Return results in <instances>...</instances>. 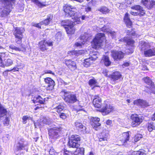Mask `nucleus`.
I'll return each instance as SVG.
<instances>
[{
    "label": "nucleus",
    "instance_id": "1",
    "mask_svg": "<svg viewBox=\"0 0 155 155\" xmlns=\"http://www.w3.org/2000/svg\"><path fill=\"white\" fill-rule=\"evenodd\" d=\"M63 8L66 16L74 18H72L73 21H70L68 20H64L62 21L61 24L64 26L68 34H73L75 31L74 25L81 23L80 19L81 16L79 15L78 13L76 12V8L70 5H66L64 6Z\"/></svg>",
    "mask_w": 155,
    "mask_h": 155
},
{
    "label": "nucleus",
    "instance_id": "2",
    "mask_svg": "<svg viewBox=\"0 0 155 155\" xmlns=\"http://www.w3.org/2000/svg\"><path fill=\"white\" fill-rule=\"evenodd\" d=\"M15 0H3L4 5L1 8L0 16L5 17L7 16L13 8Z\"/></svg>",
    "mask_w": 155,
    "mask_h": 155
},
{
    "label": "nucleus",
    "instance_id": "3",
    "mask_svg": "<svg viewBox=\"0 0 155 155\" xmlns=\"http://www.w3.org/2000/svg\"><path fill=\"white\" fill-rule=\"evenodd\" d=\"M61 93L64 95V99L67 103L72 104L78 101L76 94L72 92L64 90H62Z\"/></svg>",
    "mask_w": 155,
    "mask_h": 155
},
{
    "label": "nucleus",
    "instance_id": "4",
    "mask_svg": "<svg viewBox=\"0 0 155 155\" xmlns=\"http://www.w3.org/2000/svg\"><path fill=\"white\" fill-rule=\"evenodd\" d=\"M141 50L144 51V55L146 57L155 56V48H151L148 43L143 42L141 45Z\"/></svg>",
    "mask_w": 155,
    "mask_h": 155
},
{
    "label": "nucleus",
    "instance_id": "5",
    "mask_svg": "<svg viewBox=\"0 0 155 155\" xmlns=\"http://www.w3.org/2000/svg\"><path fill=\"white\" fill-rule=\"evenodd\" d=\"M105 37L104 33H99L97 34L91 42L93 47L97 49L101 46L102 42L104 40Z\"/></svg>",
    "mask_w": 155,
    "mask_h": 155
},
{
    "label": "nucleus",
    "instance_id": "6",
    "mask_svg": "<svg viewBox=\"0 0 155 155\" xmlns=\"http://www.w3.org/2000/svg\"><path fill=\"white\" fill-rule=\"evenodd\" d=\"M24 31V30L22 28L16 27L15 28L13 34L15 38V41L17 44H20L22 43Z\"/></svg>",
    "mask_w": 155,
    "mask_h": 155
},
{
    "label": "nucleus",
    "instance_id": "7",
    "mask_svg": "<svg viewBox=\"0 0 155 155\" xmlns=\"http://www.w3.org/2000/svg\"><path fill=\"white\" fill-rule=\"evenodd\" d=\"M28 144L27 141L23 138L19 140L15 148L16 151H20L23 150H27V146Z\"/></svg>",
    "mask_w": 155,
    "mask_h": 155
},
{
    "label": "nucleus",
    "instance_id": "8",
    "mask_svg": "<svg viewBox=\"0 0 155 155\" xmlns=\"http://www.w3.org/2000/svg\"><path fill=\"white\" fill-rule=\"evenodd\" d=\"M129 138V132L123 133L120 138V140L118 142L119 144L117 145H119V146H126L130 141Z\"/></svg>",
    "mask_w": 155,
    "mask_h": 155
},
{
    "label": "nucleus",
    "instance_id": "9",
    "mask_svg": "<svg viewBox=\"0 0 155 155\" xmlns=\"http://www.w3.org/2000/svg\"><path fill=\"white\" fill-rule=\"evenodd\" d=\"M104 104L102 108L100 110V111L103 113V115L108 114L112 111L114 109V107L110 105L108 103V101L106 100L104 101Z\"/></svg>",
    "mask_w": 155,
    "mask_h": 155
},
{
    "label": "nucleus",
    "instance_id": "10",
    "mask_svg": "<svg viewBox=\"0 0 155 155\" xmlns=\"http://www.w3.org/2000/svg\"><path fill=\"white\" fill-rule=\"evenodd\" d=\"M40 49L42 51H44L48 49V47L53 45L52 41H43L39 42V43Z\"/></svg>",
    "mask_w": 155,
    "mask_h": 155
},
{
    "label": "nucleus",
    "instance_id": "11",
    "mask_svg": "<svg viewBox=\"0 0 155 155\" xmlns=\"http://www.w3.org/2000/svg\"><path fill=\"white\" fill-rule=\"evenodd\" d=\"M111 55L114 61H119L123 58L124 54L120 51H111Z\"/></svg>",
    "mask_w": 155,
    "mask_h": 155
},
{
    "label": "nucleus",
    "instance_id": "12",
    "mask_svg": "<svg viewBox=\"0 0 155 155\" xmlns=\"http://www.w3.org/2000/svg\"><path fill=\"white\" fill-rule=\"evenodd\" d=\"M131 119L132 120L131 126L133 127L137 126L142 121V118L137 115H132L131 116Z\"/></svg>",
    "mask_w": 155,
    "mask_h": 155
},
{
    "label": "nucleus",
    "instance_id": "13",
    "mask_svg": "<svg viewBox=\"0 0 155 155\" xmlns=\"http://www.w3.org/2000/svg\"><path fill=\"white\" fill-rule=\"evenodd\" d=\"M59 129L56 128H51L48 130V134L50 138L51 139L56 138L59 136Z\"/></svg>",
    "mask_w": 155,
    "mask_h": 155
},
{
    "label": "nucleus",
    "instance_id": "14",
    "mask_svg": "<svg viewBox=\"0 0 155 155\" xmlns=\"http://www.w3.org/2000/svg\"><path fill=\"white\" fill-rule=\"evenodd\" d=\"M85 35H81L79 38V41L78 42L75 43V45L77 47H82L83 45L86 43H87V42L88 38H86Z\"/></svg>",
    "mask_w": 155,
    "mask_h": 155
},
{
    "label": "nucleus",
    "instance_id": "15",
    "mask_svg": "<svg viewBox=\"0 0 155 155\" xmlns=\"http://www.w3.org/2000/svg\"><path fill=\"white\" fill-rule=\"evenodd\" d=\"M144 81L145 83H146L149 86L147 87L148 88H149L150 90V92L147 91V93H152L154 92V83L150 79L149 77H146V78H144Z\"/></svg>",
    "mask_w": 155,
    "mask_h": 155
},
{
    "label": "nucleus",
    "instance_id": "16",
    "mask_svg": "<svg viewBox=\"0 0 155 155\" xmlns=\"http://www.w3.org/2000/svg\"><path fill=\"white\" fill-rule=\"evenodd\" d=\"M63 62L71 70H74L77 68L76 63L71 60L65 59Z\"/></svg>",
    "mask_w": 155,
    "mask_h": 155
},
{
    "label": "nucleus",
    "instance_id": "17",
    "mask_svg": "<svg viewBox=\"0 0 155 155\" xmlns=\"http://www.w3.org/2000/svg\"><path fill=\"white\" fill-rule=\"evenodd\" d=\"M101 102V99L98 95L94 96L93 103L95 107L97 108H101L102 104Z\"/></svg>",
    "mask_w": 155,
    "mask_h": 155
},
{
    "label": "nucleus",
    "instance_id": "18",
    "mask_svg": "<svg viewBox=\"0 0 155 155\" xmlns=\"http://www.w3.org/2000/svg\"><path fill=\"white\" fill-rule=\"evenodd\" d=\"M141 3L148 9H151L153 7H155V1L153 0H142Z\"/></svg>",
    "mask_w": 155,
    "mask_h": 155
},
{
    "label": "nucleus",
    "instance_id": "19",
    "mask_svg": "<svg viewBox=\"0 0 155 155\" xmlns=\"http://www.w3.org/2000/svg\"><path fill=\"white\" fill-rule=\"evenodd\" d=\"M97 58L96 55H93V57H90L88 58H86L84 60V62L82 63V65L84 67H87L92 63V60H95Z\"/></svg>",
    "mask_w": 155,
    "mask_h": 155
},
{
    "label": "nucleus",
    "instance_id": "20",
    "mask_svg": "<svg viewBox=\"0 0 155 155\" xmlns=\"http://www.w3.org/2000/svg\"><path fill=\"white\" fill-rule=\"evenodd\" d=\"M93 122L92 125L94 129L96 130H98L100 128V126H101V124L99 123L100 121V119L97 117H93L92 119Z\"/></svg>",
    "mask_w": 155,
    "mask_h": 155
},
{
    "label": "nucleus",
    "instance_id": "21",
    "mask_svg": "<svg viewBox=\"0 0 155 155\" xmlns=\"http://www.w3.org/2000/svg\"><path fill=\"white\" fill-rule=\"evenodd\" d=\"M107 133V131L105 130V132L103 131L101 133L98 137L99 141L100 142L104 141V144H106L107 141L108 136Z\"/></svg>",
    "mask_w": 155,
    "mask_h": 155
},
{
    "label": "nucleus",
    "instance_id": "22",
    "mask_svg": "<svg viewBox=\"0 0 155 155\" xmlns=\"http://www.w3.org/2000/svg\"><path fill=\"white\" fill-rule=\"evenodd\" d=\"M45 81L47 84V89L48 90H52L54 86V82L51 78H47L45 79Z\"/></svg>",
    "mask_w": 155,
    "mask_h": 155
},
{
    "label": "nucleus",
    "instance_id": "23",
    "mask_svg": "<svg viewBox=\"0 0 155 155\" xmlns=\"http://www.w3.org/2000/svg\"><path fill=\"white\" fill-rule=\"evenodd\" d=\"M134 103V104L143 107H145L149 105L148 104L146 101L141 99L135 100Z\"/></svg>",
    "mask_w": 155,
    "mask_h": 155
},
{
    "label": "nucleus",
    "instance_id": "24",
    "mask_svg": "<svg viewBox=\"0 0 155 155\" xmlns=\"http://www.w3.org/2000/svg\"><path fill=\"white\" fill-rule=\"evenodd\" d=\"M122 75L120 72L117 71L113 72L110 75V78L114 81H116L120 78Z\"/></svg>",
    "mask_w": 155,
    "mask_h": 155
},
{
    "label": "nucleus",
    "instance_id": "25",
    "mask_svg": "<svg viewBox=\"0 0 155 155\" xmlns=\"http://www.w3.org/2000/svg\"><path fill=\"white\" fill-rule=\"evenodd\" d=\"M74 124L78 130H81L83 133L84 134L86 133V127L84 126L79 121H76L74 123Z\"/></svg>",
    "mask_w": 155,
    "mask_h": 155
},
{
    "label": "nucleus",
    "instance_id": "26",
    "mask_svg": "<svg viewBox=\"0 0 155 155\" xmlns=\"http://www.w3.org/2000/svg\"><path fill=\"white\" fill-rule=\"evenodd\" d=\"M13 61L10 59H8L6 60L4 59L3 63L0 64V66L2 68H5V67H8L12 64Z\"/></svg>",
    "mask_w": 155,
    "mask_h": 155
},
{
    "label": "nucleus",
    "instance_id": "27",
    "mask_svg": "<svg viewBox=\"0 0 155 155\" xmlns=\"http://www.w3.org/2000/svg\"><path fill=\"white\" fill-rule=\"evenodd\" d=\"M7 111L5 108L0 103V119L4 118L6 116Z\"/></svg>",
    "mask_w": 155,
    "mask_h": 155
},
{
    "label": "nucleus",
    "instance_id": "28",
    "mask_svg": "<svg viewBox=\"0 0 155 155\" xmlns=\"http://www.w3.org/2000/svg\"><path fill=\"white\" fill-rule=\"evenodd\" d=\"M124 20L127 27H130L131 26L132 22L130 18L129 14L128 13H127L125 14Z\"/></svg>",
    "mask_w": 155,
    "mask_h": 155
},
{
    "label": "nucleus",
    "instance_id": "29",
    "mask_svg": "<svg viewBox=\"0 0 155 155\" xmlns=\"http://www.w3.org/2000/svg\"><path fill=\"white\" fill-rule=\"evenodd\" d=\"M101 62L104 63L106 66H108L111 64V62L110 60L109 57L105 55L104 56L102 57Z\"/></svg>",
    "mask_w": 155,
    "mask_h": 155
},
{
    "label": "nucleus",
    "instance_id": "30",
    "mask_svg": "<svg viewBox=\"0 0 155 155\" xmlns=\"http://www.w3.org/2000/svg\"><path fill=\"white\" fill-rule=\"evenodd\" d=\"M102 30L104 32L109 33L111 36L113 38L114 37L115 34V32H113L111 31L108 26H107L104 27L102 28Z\"/></svg>",
    "mask_w": 155,
    "mask_h": 155
},
{
    "label": "nucleus",
    "instance_id": "31",
    "mask_svg": "<svg viewBox=\"0 0 155 155\" xmlns=\"http://www.w3.org/2000/svg\"><path fill=\"white\" fill-rule=\"evenodd\" d=\"M42 98L39 95L35 97L32 101L34 103H39L40 104H44L45 102V100H42Z\"/></svg>",
    "mask_w": 155,
    "mask_h": 155
},
{
    "label": "nucleus",
    "instance_id": "32",
    "mask_svg": "<svg viewBox=\"0 0 155 155\" xmlns=\"http://www.w3.org/2000/svg\"><path fill=\"white\" fill-rule=\"evenodd\" d=\"M68 145L70 147L77 148L80 146V143L74 142L73 140H69Z\"/></svg>",
    "mask_w": 155,
    "mask_h": 155
},
{
    "label": "nucleus",
    "instance_id": "33",
    "mask_svg": "<svg viewBox=\"0 0 155 155\" xmlns=\"http://www.w3.org/2000/svg\"><path fill=\"white\" fill-rule=\"evenodd\" d=\"M52 18V16L51 15H49L48 16L47 18L46 19L43 21H41L42 25H48L50 21L51 20Z\"/></svg>",
    "mask_w": 155,
    "mask_h": 155
},
{
    "label": "nucleus",
    "instance_id": "34",
    "mask_svg": "<svg viewBox=\"0 0 155 155\" xmlns=\"http://www.w3.org/2000/svg\"><path fill=\"white\" fill-rule=\"evenodd\" d=\"M9 47L10 48L15 50L16 51H24L25 50V48L24 47L18 48L16 47L13 45H11L9 46Z\"/></svg>",
    "mask_w": 155,
    "mask_h": 155
},
{
    "label": "nucleus",
    "instance_id": "35",
    "mask_svg": "<svg viewBox=\"0 0 155 155\" xmlns=\"http://www.w3.org/2000/svg\"><path fill=\"white\" fill-rule=\"evenodd\" d=\"M70 52L71 53V54L72 55L75 56H78L84 53L83 51H71Z\"/></svg>",
    "mask_w": 155,
    "mask_h": 155
},
{
    "label": "nucleus",
    "instance_id": "36",
    "mask_svg": "<svg viewBox=\"0 0 155 155\" xmlns=\"http://www.w3.org/2000/svg\"><path fill=\"white\" fill-rule=\"evenodd\" d=\"M147 128L150 132L152 131L154 129L155 130V124H154L153 122L148 123Z\"/></svg>",
    "mask_w": 155,
    "mask_h": 155
},
{
    "label": "nucleus",
    "instance_id": "37",
    "mask_svg": "<svg viewBox=\"0 0 155 155\" xmlns=\"http://www.w3.org/2000/svg\"><path fill=\"white\" fill-rule=\"evenodd\" d=\"M8 56V54L6 53H0V64L3 63V60Z\"/></svg>",
    "mask_w": 155,
    "mask_h": 155
},
{
    "label": "nucleus",
    "instance_id": "38",
    "mask_svg": "<svg viewBox=\"0 0 155 155\" xmlns=\"http://www.w3.org/2000/svg\"><path fill=\"white\" fill-rule=\"evenodd\" d=\"M97 83V81L94 79H91L89 81V85L91 86L94 85L95 87H99L98 85L96 84Z\"/></svg>",
    "mask_w": 155,
    "mask_h": 155
},
{
    "label": "nucleus",
    "instance_id": "39",
    "mask_svg": "<svg viewBox=\"0 0 155 155\" xmlns=\"http://www.w3.org/2000/svg\"><path fill=\"white\" fill-rule=\"evenodd\" d=\"M4 118L5 119L3 121V124L5 126H8L9 124V118L7 117V116L4 117Z\"/></svg>",
    "mask_w": 155,
    "mask_h": 155
},
{
    "label": "nucleus",
    "instance_id": "40",
    "mask_svg": "<svg viewBox=\"0 0 155 155\" xmlns=\"http://www.w3.org/2000/svg\"><path fill=\"white\" fill-rule=\"evenodd\" d=\"M126 42L128 45H130L131 46H134L135 41L131 38H130L128 37Z\"/></svg>",
    "mask_w": 155,
    "mask_h": 155
},
{
    "label": "nucleus",
    "instance_id": "41",
    "mask_svg": "<svg viewBox=\"0 0 155 155\" xmlns=\"http://www.w3.org/2000/svg\"><path fill=\"white\" fill-rule=\"evenodd\" d=\"M69 140L74 141V140H77V141H80V138L78 135H72L71 137L69 139Z\"/></svg>",
    "mask_w": 155,
    "mask_h": 155
},
{
    "label": "nucleus",
    "instance_id": "42",
    "mask_svg": "<svg viewBox=\"0 0 155 155\" xmlns=\"http://www.w3.org/2000/svg\"><path fill=\"white\" fill-rule=\"evenodd\" d=\"M100 11L103 14H106L110 12V10L107 8L106 7H102L100 10Z\"/></svg>",
    "mask_w": 155,
    "mask_h": 155
},
{
    "label": "nucleus",
    "instance_id": "43",
    "mask_svg": "<svg viewBox=\"0 0 155 155\" xmlns=\"http://www.w3.org/2000/svg\"><path fill=\"white\" fill-rule=\"evenodd\" d=\"M142 7L139 5H135L131 7V8L133 9L139 11L141 10Z\"/></svg>",
    "mask_w": 155,
    "mask_h": 155
},
{
    "label": "nucleus",
    "instance_id": "44",
    "mask_svg": "<svg viewBox=\"0 0 155 155\" xmlns=\"http://www.w3.org/2000/svg\"><path fill=\"white\" fill-rule=\"evenodd\" d=\"M64 109V107L62 104H60L56 107V109L57 110V111L58 113L60 112L63 110Z\"/></svg>",
    "mask_w": 155,
    "mask_h": 155
},
{
    "label": "nucleus",
    "instance_id": "45",
    "mask_svg": "<svg viewBox=\"0 0 155 155\" xmlns=\"http://www.w3.org/2000/svg\"><path fill=\"white\" fill-rule=\"evenodd\" d=\"M132 155H146V154L139 151H134L132 152Z\"/></svg>",
    "mask_w": 155,
    "mask_h": 155
},
{
    "label": "nucleus",
    "instance_id": "46",
    "mask_svg": "<svg viewBox=\"0 0 155 155\" xmlns=\"http://www.w3.org/2000/svg\"><path fill=\"white\" fill-rule=\"evenodd\" d=\"M142 136L140 134L136 135L134 137V141L137 142L140 140L142 137Z\"/></svg>",
    "mask_w": 155,
    "mask_h": 155
},
{
    "label": "nucleus",
    "instance_id": "47",
    "mask_svg": "<svg viewBox=\"0 0 155 155\" xmlns=\"http://www.w3.org/2000/svg\"><path fill=\"white\" fill-rule=\"evenodd\" d=\"M22 122L24 124H25L27 122V120L29 119V117L28 116H25L23 117Z\"/></svg>",
    "mask_w": 155,
    "mask_h": 155
},
{
    "label": "nucleus",
    "instance_id": "48",
    "mask_svg": "<svg viewBox=\"0 0 155 155\" xmlns=\"http://www.w3.org/2000/svg\"><path fill=\"white\" fill-rule=\"evenodd\" d=\"M41 23V22H40L39 23H32V25L33 26H35L38 28H41V25H42Z\"/></svg>",
    "mask_w": 155,
    "mask_h": 155
},
{
    "label": "nucleus",
    "instance_id": "49",
    "mask_svg": "<svg viewBox=\"0 0 155 155\" xmlns=\"http://www.w3.org/2000/svg\"><path fill=\"white\" fill-rule=\"evenodd\" d=\"M59 115L60 117L62 119H65L67 117V114L64 113H61Z\"/></svg>",
    "mask_w": 155,
    "mask_h": 155
},
{
    "label": "nucleus",
    "instance_id": "50",
    "mask_svg": "<svg viewBox=\"0 0 155 155\" xmlns=\"http://www.w3.org/2000/svg\"><path fill=\"white\" fill-rule=\"evenodd\" d=\"M77 150L79 151V153L82 154H84V148L83 147H81L77 148Z\"/></svg>",
    "mask_w": 155,
    "mask_h": 155
},
{
    "label": "nucleus",
    "instance_id": "51",
    "mask_svg": "<svg viewBox=\"0 0 155 155\" xmlns=\"http://www.w3.org/2000/svg\"><path fill=\"white\" fill-rule=\"evenodd\" d=\"M56 152L53 148L51 147L49 151V153L51 155H55Z\"/></svg>",
    "mask_w": 155,
    "mask_h": 155
},
{
    "label": "nucleus",
    "instance_id": "52",
    "mask_svg": "<svg viewBox=\"0 0 155 155\" xmlns=\"http://www.w3.org/2000/svg\"><path fill=\"white\" fill-rule=\"evenodd\" d=\"M138 12L139 13L140 16H143L145 13V11L143 9L142 7V8L141 10H140Z\"/></svg>",
    "mask_w": 155,
    "mask_h": 155
},
{
    "label": "nucleus",
    "instance_id": "53",
    "mask_svg": "<svg viewBox=\"0 0 155 155\" xmlns=\"http://www.w3.org/2000/svg\"><path fill=\"white\" fill-rule=\"evenodd\" d=\"M102 73L105 76H107L108 71L106 69H104L103 70Z\"/></svg>",
    "mask_w": 155,
    "mask_h": 155
},
{
    "label": "nucleus",
    "instance_id": "54",
    "mask_svg": "<svg viewBox=\"0 0 155 155\" xmlns=\"http://www.w3.org/2000/svg\"><path fill=\"white\" fill-rule=\"evenodd\" d=\"M41 122L44 124H47L48 123L47 121V119L46 118H44L41 121Z\"/></svg>",
    "mask_w": 155,
    "mask_h": 155
},
{
    "label": "nucleus",
    "instance_id": "55",
    "mask_svg": "<svg viewBox=\"0 0 155 155\" xmlns=\"http://www.w3.org/2000/svg\"><path fill=\"white\" fill-rule=\"evenodd\" d=\"M128 37H124V38H121L119 40V41L122 42H126L127 40Z\"/></svg>",
    "mask_w": 155,
    "mask_h": 155
},
{
    "label": "nucleus",
    "instance_id": "56",
    "mask_svg": "<svg viewBox=\"0 0 155 155\" xmlns=\"http://www.w3.org/2000/svg\"><path fill=\"white\" fill-rule=\"evenodd\" d=\"M45 74H54V73H53L50 70H46L45 71Z\"/></svg>",
    "mask_w": 155,
    "mask_h": 155
},
{
    "label": "nucleus",
    "instance_id": "57",
    "mask_svg": "<svg viewBox=\"0 0 155 155\" xmlns=\"http://www.w3.org/2000/svg\"><path fill=\"white\" fill-rule=\"evenodd\" d=\"M130 13L132 15H139V12H131Z\"/></svg>",
    "mask_w": 155,
    "mask_h": 155
},
{
    "label": "nucleus",
    "instance_id": "58",
    "mask_svg": "<svg viewBox=\"0 0 155 155\" xmlns=\"http://www.w3.org/2000/svg\"><path fill=\"white\" fill-rule=\"evenodd\" d=\"M19 69L17 67H15L13 69L10 70L9 71H18Z\"/></svg>",
    "mask_w": 155,
    "mask_h": 155
},
{
    "label": "nucleus",
    "instance_id": "59",
    "mask_svg": "<svg viewBox=\"0 0 155 155\" xmlns=\"http://www.w3.org/2000/svg\"><path fill=\"white\" fill-rule=\"evenodd\" d=\"M129 65V64L128 62H127L124 63V64L122 65L123 67H127Z\"/></svg>",
    "mask_w": 155,
    "mask_h": 155
},
{
    "label": "nucleus",
    "instance_id": "60",
    "mask_svg": "<svg viewBox=\"0 0 155 155\" xmlns=\"http://www.w3.org/2000/svg\"><path fill=\"white\" fill-rule=\"evenodd\" d=\"M8 71L9 70H8L4 71L3 73V75L5 76H7L8 74Z\"/></svg>",
    "mask_w": 155,
    "mask_h": 155
},
{
    "label": "nucleus",
    "instance_id": "61",
    "mask_svg": "<svg viewBox=\"0 0 155 155\" xmlns=\"http://www.w3.org/2000/svg\"><path fill=\"white\" fill-rule=\"evenodd\" d=\"M71 154V153L67 151L65 152L64 153V155H72Z\"/></svg>",
    "mask_w": 155,
    "mask_h": 155
},
{
    "label": "nucleus",
    "instance_id": "62",
    "mask_svg": "<svg viewBox=\"0 0 155 155\" xmlns=\"http://www.w3.org/2000/svg\"><path fill=\"white\" fill-rule=\"evenodd\" d=\"M91 10V8L90 7H87L85 8V11L87 12H88L90 11Z\"/></svg>",
    "mask_w": 155,
    "mask_h": 155
},
{
    "label": "nucleus",
    "instance_id": "63",
    "mask_svg": "<svg viewBox=\"0 0 155 155\" xmlns=\"http://www.w3.org/2000/svg\"><path fill=\"white\" fill-rule=\"evenodd\" d=\"M112 123L111 121L110 120H107L106 122V124L107 125H110Z\"/></svg>",
    "mask_w": 155,
    "mask_h": 155
},
{
    "label": "nucleus",
    "instance_id": "64",
    "mask_svg": "<svg viewBox=\"0 0 155 155\" xmlns=\"http://www.w3.org/2000/svg\"><path fill=\"white\" fill-rule=\"evenodd\" d=\"M87 17L85 15H83L81 17V19L82 20H85L86 18H87Z\"/></svg>",
    "mask_w": 155,
    "mask_h": 155
}]
</instances>
